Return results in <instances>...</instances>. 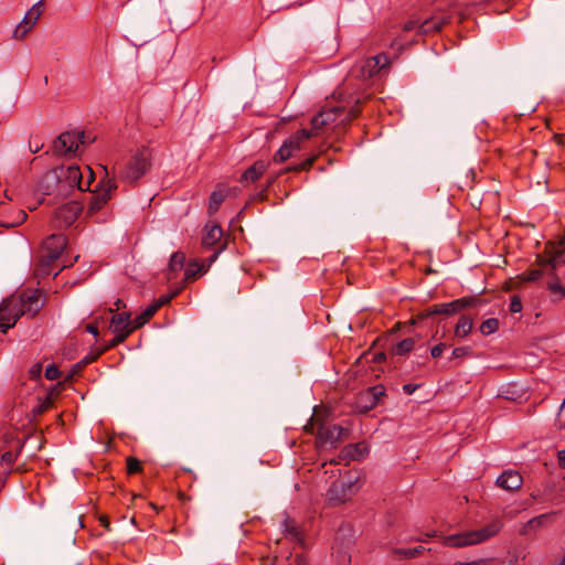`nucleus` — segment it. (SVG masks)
<instances>
[{"instance_id": "62", "label": "nucleus", "mask_w": 565, "mask_h": 565, "mask_svg": "<svg viewBox=\"0 0 565 565\" xmlns=\"http://www.w3.org/2000/svg\"><path fill=\"white\" fill-rule=\"evenodd\" d=\"M487 562H488L487 558H480V559H476V561H471V562H458L457 564L458 565H486Z\"/></svg>"}, {"instance_id": "45", "label": "nucleus", "mask_w": 565, "mask_h": 565, "mask_svg": "<svg viewBox=\"0 0 565 565\" xmlns=\"http://www.w3.org/2000/svg\"><path fill=\"white\" fill-rule=\"evenodd\" d=\"M61 374L62 373L58 370V366L56 364H54V363L47 365L46 369H45V372H44L45 379H47L50 381H54V380L60 379Z\"/></svg>"}, {"instance_id": "46", "label": "nucleus", "mask_w": 565, "mask_h": 565, "mask_svg": "<svg viewBox=\"0 0 565 565\" xmlns=\"http://www.w3.org/2000/svg\"><path fill=\"white\" fill-rule=\"evenodd\" d=\"M553 278L555 280L547 282V289L551 290L552 292L559 294L563 298H565V287L561 285L558 276L556 275V277Z\"/></svg>"}, {"instance_id": "5", "label": "nucleus", "mask_w": 565, "mask_h": 565, "mask_svg": "<svg viewBox=\"0 0 565 565\" xmlns=\"http://www.w3.org/2000/svg\"><path fill=\"white\" fill-rule=\"evenodd\" d=\"M501 521L494 520L479 530L444 536L443 544L449 547H465L479 544L495 536L501 531Z\"/></svg>"}, {"instance_id": "37", "label": "nucleus", "mask_w": 565, "mask_h": 565, "mask_svg": "<svg viewBox=\"0 0 565 565\" xmlns=\"http://www.w3.org/2000/svg\"><path fill=\"white\" fill-rule=\"evenodd\" d=\"M500 322L497 318L486 319L479 327L483 335H490L499 330Z\"/></svg>"}, {"instance_id": "43", "label": "nucleus", "mask_w": 565, "mask_h": 565, "mask_svg": "<svg viewBox=\"0 0 565 565\" xmlns=\"http://www.w3.org/2000/svg\"><path fill=\"white\" fill-rule=\"evenodd\" d=\"M127 473L128 475H137L142 471V465L139 459L136 457H128L127 460Z\"/></svg>"}, {"instance_id": "50", "label": "nucleus", "mask_w": 565, "mask_h": 565, "mask_svg": "<svg viewBox=\"0 0 565 565\" xmlns=\"http://www.w3.org/2000/svg\"><path fill=\"white\" fill-rule=\"evenodd\" d=\"M311 137V131L308 129H300L294 136H291L290 140H296L297 146H300L301 141L309 139Z\"/></svg>"}, {"instance_id": "59", "label": "nucleus", "mask_w": 565, "mask_h": 565, "mask_svg": "<svg viewBox=\"0 0 565 565\" xmlns=\"http://www.w3.org/2000/svg\"><path fill=\"white\" fill-rule=\"evenodd\" d=\"M98 520H99L100 525L104 526V529L106 531H110L111 530L110 521H109V518L107 515H100Z\"/></svg>"}, {"instance_id": "26", "label": "nucleus", "mask_w": 565, "mask_h": 565, "mask_svg": "<svg viewBox=\"0 0 565 565\" xmlns=\"http://www.w3.org/2000/svg\"><path fill=\"white\" fill-rule=\"evenodd\" d=\"M206 269L203 264H200L198 259H192L188 263V267L184 270V280L192 281L200 277Z\"/></svg>"}, {"instance_id": "14", "label": "nucleus", "mask_w": 565, "mask_h": 565, "mask_svg": "<svg viewBox=\"0 0 565 565\" xmlns=\"http://www.w3.org/2000/svg\"><path fill=\"white\" fill-rule=\"evenodd\" d=\"M348 435H349V429L343 428L340 425L326 426V425L321 424L318 428L317 437L322 443L335 444V443L342 440L343 438L348 437Z\"/></svg>"}, {"instance_id": "24", "label": "nucleus", "mask_w": 565, "mask_h": 565, "mask_svg": "<svg viewBox=\"0 0 565 565\" xmlns=\"http://www.w3.org/2000/svg\"><path fill=\"white\" fill-rule=\"evenodd\" d=\"M109 328L113 332H121V330L132 328V321H130V313L124 311L120 313L113 315Z\"/></svg>"}, {"instance_id": "22", "label": "nucleus", "mask_w": 565, "mask_h": 565, "mask_svg": "<svg viewBox=\"0 0 565 565\" xmlns=\"http://www.w3.org/2000/svg\"><path fill=\"white\" fill-rule=\"evenodd\" d=\"M301 147L297 146L296 140L287 139L284 141V143L280 146V148L276 151L274 154V162L281 163L288 160L290 157H292L294 151L300 150Z\"/></svg>"}, {"instance_id": "56", "label": "nucleus", "mask_w": 565, "mask_h": 565, "mask_svg": "<svg viewBox=\"0 0 565 565\" xmlns=\"http://www.w3.org/2000/svg\"><path fill=\"white\" fill-rule=\"evenodd\" d=\"M547 260H548V257H544L543 255H537L535 263L539 266V268H542L544 270V268H550V263Z\"/></svg>"}, {"instance_id": "40", "label": "nucleus", "mask_w": 565, "mask_h": 565, "mask_svg": "<svg viewBox=\"0 0 565 565\" xmlns=\"http://www.w3.org/2000/svg\"><path fill=\"white\" fill-rule=\"evenodd\" d=\"M105 353V349L96 348L85 355L81 361L77 362V366H87L95 362L102 354Z\"/></svg>"}, {"instance_id": "18", "label": "nucleus", "mask_w": 565, "mask_h": 565, "mask_svg": "<svg viewBox=\"0 0 565 565\" xmlns=\"http://www.w3.org/2000/svg\"><path fill=\"white\" fill-rule=\"evenodd\" d=\"M65 383L66 382L64 380V381H60L55 384H52L50 387L45 388L44 399H42L41 397H38V415L44 413L52 406L53 401L65 388Z\"/></svg>"}, {"instance_id": "63", "label": "nucleus", "mask_w": 565, "mask_h": 565, "mask_svg": "<svg viewBox=\"0 0 565 565\" xmlns=\"http://www.w3.org/2000/svg\"><path fill=\"white\" fill-rule=\"evenodd\" d=\"M384 361H386V354H385V352H377V353H375V354L373 355V358H372V362H373V363H382V362H384Z\"/></svg>"}, {"instance_id": "1", "label": "nucleus", "mask_w": 565, "mask_h": 565, "mask_svg": "<svg viewBox=\"0 0 565 565\" xmlns=\"http://www.w3.org/2000/svg\"><path fill=\"white\" fill-rule=\"evenodd\" d=\"M84 173L76 163L61 164L51 168L38 180V206L55 205L82 190Z\"/></svg>"}, {"instance_id": "36", "label": "nucleus", "mask_w": 565, "mask_h": 565, "mask_svg": "<svg viewBox=\"0 0 565 565\" xmlns=\"http://www.w3.org/2000/svg\"><path fill=\"white\" fill-rule=\"evenodd\" d=\"M345 111L344 106H333L329 109H322L320 114H324L326 126L335 121Z\"/></svg>"}, {"instance_id": "35", "label": "nucleus", "mask_w": 565, "mask_h": 565, "mask_svg": "<svg viewBox=\"0 0 565 565\" xmlns=\"http://www.w3.org/2000/svg\"><path fill=\"white\" fill-rule=\"evenodd\" d=\"M415 347L414 338H406L397 342L393 348V353L396 355H404L411 352Z\"/></svg>"}, {"instance_id": "48", "label": "nucleus", "mask_w": 565, "mask_h": 565, "mask_svg": "<svg viewBox=\"0 0 565 565\" xmlns=\"http://www.w3.org/2000/svg\"><path fill=\"white\" fill-rule=\"evenodd\" d=\"M85 169L87 171V175H86V181L83 180V186H82V190H79L81 192L90 191V184L95 181V173L90 169V167L85 166Z\"/></svg>"}, {"instance_id": "2", "label": "nucleus", "mask_w": 565, "mask_h": 565, "mask_svg": "<svg viewBox=\"0 0 565 565\" xmlns=\"http://www.w3.org/2000/svg\"><path fill=\"white\" fill-rule=\"evenodd\" d=\"M35 303V288L15 291L0 305V331L6 333L21 316L35 317L32 306Z\"/></svg>"}, {"instance_id": "57", "label": "nucleus", "mask_w": 565, "mask_h": 565, "mask_svg": "<svg viewBox=\"0 0 565 565\" xmlns=\"http://www.w3.org/2000/svg\"><path fill=\"white\" fill-rule=\"evenodd\" d=\"M418 387H420V384H413V383H408V384H404L403 385V392L407 395H411L413 394Z\"/></svg>"}, {"instance_id": "27", "label": "nucleus", "mask_w": 565, "mask_h": 565, "mask_svg": "<svg viewBox=\"0 0 565 565\" xmlns=\"http://www.w3.org/2000/svg\"><path fill=\"white\" fill-rule=\"evenodd\" d=\"M551 518V514L545 513L529 520L520 531L521 534H529L532 530H536L545 524V522Z\"/></svg>"}, {"instance_id": "25", "label": "nucleus", "mask_w": 565, "mask_h": 565, "mask_svg": "<svg viewBox=\"0 0 565 565\" xmlns=\"http://www.w3.org/2000/svg\"><path fill=\"white\" fill-rule=\"evenodd\" d=\"M473 327V320L470 316L462 315L457 324L455 326L454 334L457 338H466L471 333Z\"/></svg>"}, {"instance_id": "41", "label": "nucleus", "mask_w": 565, "mask_h": 565, "mask_svg": "<svg viewBox=\"0 0 565 565\" xmlns=\"http://www.w3.org/2000/svg\"><path fill=\"white\" fill-rule=\"evenodd\" d=\"M361 111V100L356 99L354 105L351 106L350 109L348 110V115L345 116V118L341 120V124L344 126L349 125L354 118L360 116Z\"/></svg>"}, {"instance_id": "47", "label": "nucleus", "mask_w": 565, "mask_h": 565, "mask_svg": "<svg viewBox=\"0 0 565 565\" xmlns=\"http://www.w3.org/2000/svg\"><path fill=\"white\" fill-rule=\"evenodd\" d=\"M324 116H326L324 114L318 113L311 118V120H310L311 130L317 131L326 126Z\"/></svg>"}, {"instance_id": "13", "label": "nucleus", "mask_w": 565, "mask_h": 565, "mask_svg": "<svg viewBox=\"0 0 565 565\" xmlns=\"http://www.w3.org/2000/svg\"><path fill=\"white\" fill-rule=\"evenodd\" d=\"M355 481L348 479L331 482L327 491L329 501L337 504L344 503L355 493Z\"/></svg>"}, {"instance_id": "4", "label": "nucleus", "mask_w": 565, "mask_h": 565, "mask_svg": "<svg viewBox=\"0 0 565 565\" xmlns=\"http://www.w3.org/2000/svg\"><path fill=\"white\" fill-rule=\"evenodd\" d=\"M67 238L63 234H52L38 247V278L50 276L52 266L66 248Z\"/></svg>"}, {"instance_id": "53", "label": "nucleus", "mask_w": 565, "mask_h": 565, "mask_svg": "<svg viewBox=\"0 0 565 565\" xmlns=\"http://www.w3.org/2000/svg\"><path fill=\"white\" fill-rule=\"evenodd\" d=\"M448 348V345L444 342H440L436 345H434L430 349V355L433 359H439L443 354V352Z\"/></svg>"}, {"instance_id": "39", "label": "nucleus", "mask_w": 565, "mask_h": 565, "mask_svg": "<svg viewBox=\"0 0 565 565\" xmlns=\"http://www.w3.org/2000/svg\"><path fill=\"white\" fill-rule=\"evenodd\" d=\"M544 270L542 268H533L520 275V279L526 282H534L542 278Z\"/></svg>"}, {"instance_id": "6", "label": "nucleus", "mask_w": 565, "mask_h": 565, "mask_svg": "<svg viewBox=\"0 0 565 565\" xmlns=\"http://www.w3.org/2000/svg\"><path fill=\"white\" fill-rule=\"evenodd\" d=\"M153 150L148 146L139 148L128 160L120 172V179L129 184H136L152 166Z\"/></svg>"}, {"instance_id": "44", "label": "nucleus", "mask_w": 565, "mask_h": 565, "mask_svg": "<svg viewBox=\"0 0 565 565\" xmlns=\"http://www.w3.org/2000/svg\"><path fill=\"white\" fill-rule=\"evenodd\" d=\"M468 356H472V348L471 347H458L452 350L450 360L463 359V358H468Z\"/></svg>"}, {"instance_id": "17", "label": "nucleus", "mask_w": 565, "mask_h": 565, "mask_svg": "<svg viewBox=\"0 0 565 565\" xmlns=\"http://www.w3.org/2000/svg\"><path fill=\"white\" fill-rule=\"evenodd\" d=\"M35 26V4L25 13L23 20L14 28L11 38L23 40Z\"/></svg>"}, {"instance_id": "29", "label": "nucleus", "mask_w": 565, "mask_h": 565, "mask_svg": "<svg viewBox=\"0 0 565 565\" xmlns=\"http://www.w3.org/2000/svg\"><path fill=\"white\" fill-rule=\"evenodd\" d=\"M316 158H317L316 156H312V157L305 159L303 161H301L299 163L290 164V166L284 168L278 173V175H281L282 173H288V172L308 171L312 167L313 162L316 161Z\"/></svg>"}, {"instance_id": "12", "label": "nucleus", "mask_w": 565, "mask_h": 565, "mask_svg": "<svg viewBox=\"0 0 565 565\" xmlns=\"http://www.w3.org/2000/svg\"><path fill=\"white\" fill-rule=\"evenodd\" d=\"M83 203L72 200L58 205L53 214V224L60 228H66L73 225L83 212Z\"/></svg>"}, {"instance_id": "30", "label": "nucleus", "mask_w": 565, "mask_h": 565, "mask_svg": "<svg viewBox=\"0 0 565 565\" xmlns=\"http://www.w3.org/2000/svg\"><path fill=\"white\" fill-rule=\"evenodd\" d=\"M134 332V328H127L125 330H121V332H114L115 337L109 340L104 347L100 349H105V352L116 348L120 343L125 342L126 339Z\"/></svg>"}, {"instance_id": "10", "label": "nucleus", "mask_w": 565, "mask_h": 565, "mask_svg": "<svg viewBox=\"0 0 565 565\" xmlns=\"http://www.w3.org/2000/svg\"><path fill=\"white\" fill-rule=\"evenodd\" d=\"M386 396L385 387L382 384L370 386L360 392L353 404L354 412L358 414H367L382 403V398Z\"/></svg>"}, {"instance_id": "32", "label": "nucleus", "mask_w": 565, "mask_h": 565, "mask_svg": "<svg viewBox=\"0 0 565 565\" xmlns=\"http://www.w3.org/2000/svg\"><path fill=\"white\" fill-rule=\"evenodd\" d=\"M425 551V547L422 545L408 548H393L392 552L394 555L399 558H415L419 556Z\"/></svg>"}, {"instance_id": "21", "label": "nucleus", "mask_w": 565, "mask_h": 565, "mask_svg": "<svg viewBox=\"0 0 565 565\" xmlns=\"http://www.w3.org/2000/svg\"><path fill=\"white\" fill-rule=\"evenodd\" d=\"M205 233L202 237V246L206 249L214 247L223 236V230L218 224H206Z\"/></svg>"}, {"instance_id": "52", "label": "nucleus", "mask_w": 565, "mask_h": 565, "mask_svg": "<svg viewBox=\"0 0 565 565\" xmlns=\"http://www.w3.org/2000/svg\"><path fill=\"white\" fill-rule=\"evenodd\" d=\"M422 22V19H412L404 24L403 31L408 32L417 29V35H422L419 32V25Z\"/></svg>"}, {"instance_id": "31", "label": "nucleus", "mask_w": 565, "mask_h": 565, "mask_svg": "<svg viewBox=\"0 0 565 565\" xmlns=\"http://www.w3.org/2000/svg\"><path fill=\"white\" fill-rule=\"evenodd\" d=\"M390 64L388 56L384 53L377 54L367 60V66L372 67L371 73L380 72Z\"/></svg>"}, {"instance_id": "61", "label": "nucleus", "mask_w": 565, "mask_h": 565, "mask_svg": "<svg viewBox=\"0 0 565 565\" xmlns=\"http://www.w3.org/2000/svg\"><path fill=\"white\" fill-rule=\"evenodd\" d=\"M558 467L565 469V449L557 451Z\"/></svg>"}, {"instance_id": "38", "label": "nucleus", "mask_w": 565, "mask_h": 565, "mask_svg": "<svg viewBox=\"0 0 565 565\" xmlns=\"http://www.w3.org/2000/svg\"><path fill=\"white\" fill-rule=\"evenodd\" d=\"M544 253H559L565 255V235L557 241L546 242Z\"/></svg>"}, {"instance_id": "55", "label": "nucleus", "mask_w": 565, "mask_h": 565, "mask_svg": "<svg viewBox=\"0 0 565 565\" xmlns=\"http://www.w3.org/2000/svg\"><path fill=\"white\" fill-rule=\"evenodd\" d=\"M84 366H77V363H75L72 369L70 370L68 374L65 376V382H72L75 376H77L82 371Z\"/></svg>"}, {"instance_id": "19", "label": "nucleus", "mask_w": 565, "mask_h": 565, "mask_svg": "<svg viewBox=\"0 0 565 565\" xmlns=\"http://www.w3.org/2000/svg\"><path fill=\"white\" fill-rule=\"evenodd\" d=\"M269 163L264 160L255 161L249 168H247L239 177L241 183L256 182L266 172Z\"/></svg>"}, {"instance_id": "20", "label": "nucleus", "mask_w": 565, "mask_h": 565, "mask_svg": "<svg viewBox=\"0 0 565 565\" xmlns=\"http://www.w3.org/2000/svg\"><path fill=\"white\" fill-rule=\"evenodd\" d=\"M233 190L234 189H225L221 184H217L216 189L211 193L209 200L207 212L210 216L214 215L218 211L221 204L231 194Z\"/></svg>"}, {"instance_id": "49", "label": "nucleus", "mask_w": 565, "mask_h": 565, "mask_svg": "<svg viewBox=\"0 0 565 565\" xmlns=\"http://www.w3.org/2000/svg\"><path fill=\"white\" fill-rule=\"evenodd\" d=\"M509 310L511 313H518L522 311V301L518 295H513L511 297Z\"/></svg>"}, {"instance_id": "28", "label": "nucleus", "mask_w": 565, "mask_h": 565, "mask_svg": "<svg viewBox=\"0 0 565 565\" xmlns=\"http://www.w3.org/2000/svg\"><path fill=\"white\" fill-rule=\"evenodd\" d=\"M157 310L154 306L149 305L143 311H141L132 321L134 331L143 327L150 319L156 315Z\"/></svg>"}, {"instance_id": "23", "label": "nucleus", "mask_w": 565, "mask_h": 565, "mask_svg": "<svg viewBox=\"0 0 565 565\" xmlns=\"http://www.w3.org/2000/svg\"><path fill=\"white\" fill-rule=\"evenodd\" d=\"M185 254L183 252H174L168 264V280L173 279L175 274L184 268L185 265Z\"/></svg>"}, {"instance_id": "51", "label": "nucleus", "mask_w": 565, "mask_h": 565, "mask_svg": "<svg viewBox=\"0 0 565 565\" xmlns=\"http://www.w3.org/2000/svg\"><path fill=\"white\" fill-rule=\"evenodd\" d=\"M427 311H429V307L424 309V310H422V311H419L417 315L413 316L412 319L409 320V324L416 326V324H418L420 322H424V321H426L428 319H433L434 320V319L437 318V317H423L422 318V316L425 315Z\"/></svg>"}, {"instance_id": "33", "label": "nucleus", "mask_w": 565, "mask_h": 565, "mask_svg": "<svg viewBox=\"0 0 565 565\" xmlns=\"http://www.w3.org/2000/svg\"><path fill=\"white\" fill-rule=\"evenodd\" d=\"M284 533L290 535L292 541L301 542V534L298 531V527L296 525V521L294 519H290L289 516H286L284 520Z\"/></svg>"}, {"instance_id": "54", "label": "nucleus", "mask_w": 565, "mask_h": 565, "mask_svg": "<svg viewBox=\"0 0 565 565\" xmlns=\"http://www.w3.org/2000/svg\"><path fill=\"white\" fill-rule=\"evenodd\" d=\"M556 425L558 428H565V399L563 401L557 417H556Z\"/></svg>"}, {"instance_id": "58", "label": "nucleus", "mask_w": 565, "mask_h": 565, "mask_svg": "<svg viewBox=\"0 0 565 565\" xmlns=\"http://www.w3.org/2000/svg\"><path fill=\"white\" fill-rule=\"evenodd\" d=\"M225 248V245L218 247L216 250H214V253L207 258V266H210L211 264H213L218 255L222 253V250Z\"/></svg>"}, {"instance_id": "64", "label": "nucleus", "mask_w": 565, "mask_h": 565, "mask_svg": "<svg viewBox=\"0 0 565 565\" xmlns=\"http://www.w3.org/2000/svg\"><path fill=\"white\" fill-rule=\"evenodd\" d=\"M296 564L297 565H309L308 559L302 555H298L296 557Z\"/></svg>"}, {"instance_id": "3", "label": "nucleus", "mask_w": 565, "mask_h": 565, "mask_svg": "<svg viewBox=\"0 0 565 565\" xmlns=\"http://www.w3.org/2000/svg\"><path fill=\"white\" fill-rule=\"evenodd\" d=\"M454 13L459 15L460 22L467 18L462 6L455 0H443L436 4L429 17L425 18L419 25L420 34L439 32L444 25L451 22Z\"/></svg>"}, {"instance_id": "42", "label": "nucleus", "mask_w": 565, "mask_h": 565, "mask_svg": "<svg viewBox=\"0 0 565 565\" xmlns=\"http://www.w3.org/2000/svg\"><path fill=\"white\" fill-rule=\"evenodd\" d=\"M181 288H177L170 294L160 296L157 300H154L151 306H154V309L158 311L162 306L170 303V301L177 297L180 292Z\"/></svg>"}, {"instance_id": "16", "label": "nucleus", "mask_w": 565, "mask_h": 565, "mask_svg": "<svg viewBox=\"0 0 565 565\" xmlns=\"http://www.w3.org/2000/svg\"><path fill=\"white\" fill-rule=\"evenodd\" d=\"M495 484L507 491H516L523 484V478L519 471L513 469L504 470L495 480Z\"/></svg>"}, {"instance_id": "34", "label": "nucleus", "mask_w": 565, "mask_h": 565, "mask_svg": "<svg viewBox=\"0 0 565 565\" xmlns=\"http://www.w3.org/2000/svg\"><path fill=\"white\" fill-rule=\"evenodd\" d=\"M548 256L550 275L556 277V269L565 265V255L559 253H545Z\"/></svg>"}, {"instance_id": "60", "label": "nucleus", "mask_w": 565, "mask_h": 565, "mask_svg": "<svg viewBox=\"0 0 565 565\" xmlns=\"http://www.w3.org/2000/svg\"><path fill=\"white\" fill-rule=\"evenodd\" d=\"M85 330H86V332L93 334L94 337H98L99 335L98 328H97V326L95 323L86 324Z\"/></svg>"}, {"instance_id": "7", "label": "nucleus", "mask_w": 565, "mask_h": 565, "mask_svg": "<svg viewBox=\"0 0 565 565\" xmlns=\"http://www.w3.org/2000/svg\"><path fill=\"white\" fill-rule=\"evenodd\" d=\"M96 141V136L84 130L65 131L53 141L52 151L57 156L75 157L79 146H89Z\"/></svg>"}, {"instance_id": "9", "label": "nucleus", "mask_w": 565, "mask_h": 565, "mask_svg": "<svg viewBox=\"0 0 565 565\" xmlns=\"http://www.w3.org/2000/svg\"><path fill=\"white\" fill-rule=\"evenodd\" d=\"M118 185L115 179L107 178V174L98 182L96 190L92 191L87 215L92 216L100 211L105 204L111 199L113 193Z\"/></svg>"}, {"instance_id": "8", "label": "nucleus", "mask_w": 565, "mask_h": 565, "mask_svg": "<svg viewBox=\"0 0 565 565\" xmlns=\"http://www.w3.org/2000/svg\"><path fill=\"white\" fill-rule=\"evenodd\" d=\"M487 301L479 297V295L461 297L450 302L436 303L429 307L423 317H439L438 321H441L443 317L456 315L467 308H476L484 305Z\"/></svg>"}, {"instance_id": "11", "label": "nucleus", "mask_w": 565, "mask_h": 565, "mask_svg": "<svg viewBox=\"0 0 565 565\" xmlns=\"http://www.w3.org/2000/svg\"><path fill=\"white\" fill-rule=\"evenodd\" d=\"M22 386L24 387L19 392V397L21 398L20 406L15 407L13 413H25L29 428L26 431L22 433L21 437H17L18 443L28 439L35 431V397L31 394V388L25 386V383H22Z\"/></svg>"}, {"instance_id": "15", "label": "nucleus", "mask_w": 565, "mask_h": 565, "mask_svg": "<svg viewBox=\"0 0 565 565\" xmlns=\"http://www.w3.org/2000/svg\"><path fill=\"white\" fill-rule=\"evenodd\" d=\"M370 452L369 445L365 441L356 444H349L344 446L339 455L340 460H347L348 463L353 461H360L364 459Z\"/></svg>"}]
</instances>
